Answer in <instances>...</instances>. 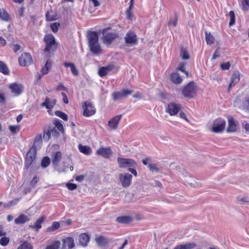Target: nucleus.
Instances as JSON below:
<instances>
[{
  "label": "nucleus",
  "instance_id": "41",
  "mask_svg": "<svg viewBox=\"0 0 249 249\" xmlns=\"http://www.w3.org/2000/svg\"><path fill=\"white\" fill-rule=\"evenodd\" d=\"M181 245L183 249H193L196 246V244L195 243H189Z\"/></svg>",
  "mask_w": 249,
  "mask_h": 249
},
{
  "label": "nucleus",
  "instance_id": "56",
  "mask_svg": "<svg viewBox=\"0 0 249 249\" xmlns=\"http://www.w3.org/2000/svg\"><path fill=\"white\" fill-rule=\"evenodd\" d=\"M178 22L177 18L176 17L174 19H170L169 21V25H173L174 27L177 26Z\"/></svg>",
  "mask_w": 249,
  "mask_h": 249
},
{
  "label": "nucleus",
  "instance_id": "43",
  "mask_svg": "<svg viewBox=\"0 0 249 249\" xmlns=\"http://www.w3.org/2000/svg\"><path fill=\"white\" fill-rule=\"evenodd\" d=\"M42 143V137L41 135L37 136L36 137L34 143L32 146H35L36 148V146L38 145H40Z\"/></svg>",
  "mask_w": 249,
  "mask_h": 249
},
{
  "label": "nucleus",
  "instance_id": "14",
  "mask_svg": "<svg viewBox=\"0 0 249 249\" xmlns=\"http://www.w3.org/2000/svg\"><path fill=\"white\" fill-rule=\"evenodd\" d=\"M97 155L101 156L102 157L108 159L112 154V152L110 147H100L98 149L96 152Z\"/></svg>",
  "mask_w": 249,
  "mask_h": 249
},
{
  "label": "nucleus",
  "instance_id": "57",
  "mask_svg": "<svg viewBox=\"0 0 249 249\" xmlns=\"http://www.w3.org/2000/svg\"><path fill=\"white\" fill-rule=\"evenodd\" d=\"M39 180V178L37 177V176H36L34 177L32 181L30 183V185L33 187H34L36 185V184L37 182V181Z\"/></svg>",
  "mask_w": 249,
  "mask_h": 249
},
{
  "label": "nucleus",
  "instance_id": "55",
  "mask_svg": "<svg viewBox=\"0 0 249 249\" xmlns=\"http://www.w3.org/2000/svg\"><path fill=\"white\" fill-rule=\"evenodd\" d=\"M56 100L53 99L52 101H50L49 99V103H48L49 107H47V109H52L53 108L54 106L56 104Z\"/></svg>",
  "mask_w": 249,
  "mask_h": 249
},
{
  "label": "nucleus",
  "instance_id": "24",
  "mask_svg": "<svg viewBox=\"0 0 249 249\" xmlns=\"http://www.w3.org/2000/svg\"><path fill=\"white\" fill-rule=\"evenodd\" d=\"M171 79L173 83L177 84H180L182 81V78L177 72L173 73L171 75Z\"/></svg>",
  "mask_w": 249,
  "mask_h": 249
},
{
  "label": "nucleus",
  "instance_id": "19",
  "mask_svg": "<svg viewBox=\"0 0 249 249\" xmlns=\"http://www.w3.org/2000/svg\"><path fill=\"white\" fill-rule=\"evenodd\" d=\"M90 239L89 235L87 233H82L79 236V242L83 247H86Z\"/></svg>",
  "mask_w": 249,
  "mask_h": 249
},
{
  "label": "nucleus",
  "instance_id": "20",
  "mask_svg": "<svg viewBox=\"0 0 249 249\" xmlns=\"http://www.w3.org/2000/svg\"><path fill=\"white\" fill-rule=\"evenodd\" d=\"M236 130V124L233 118L231 116L228 117V127L227 132H233Z\"/></svg>",
  "mask_w": 249,
  "mask_h": 249
},
{
  "label": "nucleus",
  "instance_id": "47",
  "mask_svg": "<svg viewBox=\"0 0 249 249\" xmlns=\"http://www.w3.org/2000/svg\"><path fill=\"white\" fill-rule=\"evenodd\" d=\"M9 129L11 133L13 134H16L19 130V128L18 126L16 125H10L9 127Z\"/></svg>",
  "mask_w": 249,
  "mask_h": 249
},
{
  "label": "nucleus",
  "instance_id": "15",
  "mask_svg": "<svg viewBox=\"0 0 249 249\" xmlns=\"http://www.w3.org/2000/svg\"><path fill=\"white\" fill-rule=\"evenodd\" d=\"M114 68L112 64H109L106 67H102L99 69L98 74L101 77L106 76L109 72L111 71Z\"/></svg>",
  "mask_w": 249,
  "mask_h": 249
},
{
  "label": "nucleus",
  "instance_id": "25",
  "mask_svg": "<svg viewBox=\"0 0 249 249\" xmlns=\"http://www.w3.org/2000/svg\"><path fill=\"white\" fill-rule=\"evenodd\" d=\"M240 80L239 74L237 72L234 73L231 76V80L229 85V90L232 88V86H234Z\"/></svg>",
  "mask_w": 249,
  "mask_h": 249
},
{
  "label": "nucleus",
  "instance_id": "58",
  "mask_svg": "<svg viewBox=\"0 0 249 249\" xmlns=\"http://www.w3.org/2000/svg\"><path fill=\"white\" fill-rule=\"evenodd\" d=\"M71 70L72 74L74 75H77L78 74V71L76 68L74 64L71 67Z\"/></svg>",
  "mask_w": 249,
  "mask_h": 249
},
{
  "label": "nucleus",
  "instance_id": "28",
  "mask_svg": "<svg viewBox=\"0 0 249 249\" xmlns=\"http://www.w3.org/2000/svg\"><path fill=\"white\" fill-rule=\"evenodd\" d=\"M0 72L2 73L5 75H8L9 74V70L6 65L0 60Z\"/></svg>",
  "mask_w": 249,
  "mask_h": 249
},
{
  "label": "nucleus",
  "instance_id": "16",
  "mask_svg": "<svg viewBox=\"0 0 249 249\" xmlns=\"http://www.w3.org/2000/svg\"><path fill=\"white\" fill-rule=\"evenodd\" d=\"M122 117V115H118L113 117L108 122V126L112 129H116Z\"/></svg>",
  "mask_w": 249,
  "mask_h": 249
},
{
  "label": "nucleus",
  "instance_id": "36",
  "mask_svg": "<svg viewBox=\"0 0 249 249\" xmlns=\"http://www.w3.org/2000/svg\"><path fill=\"white\" fill-rule=\"evenodd\" d=\"M241 108L249 112V97H246L243 102Z\"/></svg>",
  "mask_w": 249,
  "mask_h": 249
},
{
  "label": "nucleus",
  "instance_id": "49",
  "mask_svg": "<svg viewBox=\"0 0 249 249\" xmlns=\"http://www.w3.org/2000/svg\"><path fill=\"white\" fill-rule=\"evenodd\" d=\"M231 67V63L229 62L223 63L220 64V68L223 70H228Z\"/></svg>",
  "mask_w": 249,
  "mask_h": 249
},
{
  "label": "nucleus",
  "instance_id": "18",
  "mask_svg": "<svg viewBox=\"0 0 249 249\" xmlns=\"http://www.w3.org/2000/svg\"><path fill=\"white\" fill-rule=\"evenodd\" d=\"M74 247V240L72 237H67L63 240L62 249H71Z\"/></svg>",
  "mask_w": 249,
  "mask_h": 249
},
{
  "label": "nucleus",
  "instance_id": "37",
  "mask_svg": "<svg viewBox=\"0 0 249 249\" xmlns=\"http://www.w3.org/2000/svg\"><path fill=\"white\" fill-rule=\"evenodd\" d=\"M113 99L114 101H117L124 98L122 91L118 92H115L112 94Z\"/></svg>",
  "mask_w": 249,
  "mask_h": 249
},
{
  "label": "nucleus",
  "instance_id": "52",
  "mask_svg": "<svg viewBox=\"0 0 249 249\" xmlns=\"http://www.w3.org/2000/svg\"><path fill=\"white\" fill-rule=\"evenodd\" d=\"M18 201V199H15L14 200H12L8 202L7 203L4 204V206L5 207H10L12 206L15 204H16Z\"/></svg>",
  "mask_w": 249,
  "mask_h": 249
},
{
  "label": "nucleus",
  "instance_id": "27",
  "mask_svg": "<svg viewBox=\"0 0 249 249\" xmlns=\"http://www.w3.org/2000/svg\"><path fill=\"white\" fill-rule=\"evenodd\" d=\"M45 218V217L44 216H42L40 217L36 221L34 225H31L30 226V227L32 229H35L36 231H38L39 229L41 228V224L44 221Z\"/></svg>",
  "mask_w": 249,
  "mask_h": 249
},
{
  "label": "nucleus",
  "instance_id": "39",
  "mask_svg": "<svg viewBox=\"0 0 249 249\" xmlns=\"http://www.w3.org/2000/svg\"><path fill=\"white\" fill-rule=\"evenodd\" d=\"M55 114L56 116L60 117V118L62 119L64 121L68 120V117L67 115L61 111H59V110L56 111L55 112Z\"/></svg>",
  "mask_w": 249,
  "mask_h": 249
},
{
  "label": "nucleus",
  "instance_id": "7",
  "mask_svg": "<svg viewBox=\"0 0 249 249\" xmlns=\"http://www.w3.org/2000/svg\"><path fill=\"white\" fill-rule=\"evenodd\" d=\"M83 115L86 117H89L95 113L96 109L91 103L86 101L82 106Z\"/></svg>",
  "mask_w": 249,
  "mask_h": 249
},
{
  "label": "nucleus",
  "instance_id": "42",
  "mask_svg": "<svg viewBox=\"0 0 249 249\" xmlns=\"http://www.w3.org/2000/svg\"><path fill=\"white\" fill-rule=\"evenodd\" d=\"M229 16L230 17L229 26H231L235 23V15L233 11H231L229 12Z\"/></svg>",
  "mask_w": 249,
  "mask_h": 249
},
{
  "label": "nucleus",
  "instance_id": "46",
  "mask_svg": "<svg viewBox=\"0 0 249 249\" xmlns=\"http://www.w3.org/2000/svg\"><path fill=\"white\" fill-rule=\"evenodd\" d=\"M9 242V239L6 237H3L0 239V244L3 246H6Z\"/></svg>",
  "mask_w": 249,
  "mask_h": 249
},
{
  "label": "nucleus",
  "instance_id": "22",
  "mask_svg": "<svg viewBox=\"0 0 249 249\" xmlns=\"http://www.w3.org/2000/svg\"><path fill=\"white\" fill-rule=\"evenodd\" d=\"M78 149L80 152L86 155H89L91 154V148L87 145H82V144L78 145Z\"/></svg>",
  "mask_w": 249,
  "mask_h": 249
},
{
  "label": "nucleus",
  "instance_id": "48",
  "mask_svg": "<svg viewBox=\"0 0 249 249\" xmlns=\"http://www.w3.org/2000/svg\"><path fill=\"white\" fill-rule=\"evenodd\" d=\"M59 26L60 24L59 23L54 22L51 25V28L53 32L56 33L58 30Z\"/></svg>",
  "mask_w": 249,
  "mask_h": 249
},
{
  "label": "nucleus",
  "instance_id": "40",
  "mask_svg": "<svg viewBox=\"0 0 249 249\" xmlns=\"http://www.w3.org/2000/svg\"><path fill=\"white\" fill-rule=\"evenodd\" d=\"M53 124L60 131H64L63 126L59 120L56 119L54 120Z\"/></svg>",
  "mask_w": 249,
  "mask_h": 249
},
{
  "label": "nucleus",
  "instance_id": "23",
  "mask_svg": "<svg viewBox=\"0 0 249 249\" xmlns=\"http://www.w3.org/2000/svg\"><path fill=\"white\" fill-rule=\"evenodd\" d=\"M116 221L119 223L127 224L132 221V218L130 216L125 215L118 217Z\"/></svg>",
  "mask_w": 249,
  "mask_h": 249
},
{
  "label": "nucleus",
  "instance_id": "2",
  "mask_svg": "<svg viewBox=\"0 0 249 249\" xmlns=\"http://www.w3.org/2000/svg\"><path fill=\"white\" fill-rule=\"evenodd\" d=\"M197 87L194 82L191 81L182 89V93L186 98H193L196 94Z\"/></svg>",
  "mask_w": 249,
  "mask_h": 249
},
{
  "label": "nucleus",
  "instance_id": "45",
  "mask_svg": "<svg viewBox=\"0 0 249 249\" xmlns=\"http://www.w3.org/2000/svg\"><path fill=\"white\" fill-rule=\"evenodd\" d=\"M148 167L149 169V170L152 172H159L160 171V169L157 168V167L156 166V165L155 164H153V163H151V164H149L148 165Z\"/></svg>",
  "mask_w": 249,
  "mask_h": 249
},
{
  "label": "nucleus",
  "instance_id": "17",
  "mask_svg": "<svg viewBox=\"0 0 249 249\" xmlns=\"http://www.w3.org/2000/svg\"><path fill=\"white\" fill-rule=\"evenodd\" d=\"M62 159V153L60 151H57L52 153V163L55 166L58 165L59 162Z\"/></svg>",
  "mask_w": 249,
  "mask_h": 249
},
{
  "label": "nucleus",
  "instance_id": "64",
  "mask_svg": "<svg viewBox=\"0 0 249 249\" xmlns=\"http://www.w3.org/2000/svg\"><path fill=\"white\" fill-rule=\"evenodd\" d=\"M56 89L57 90H67V89L61 83H60L57 88H56Z\"/></svg>",
  "mask_w": 249,
  "mask_h": 249
},
{
  "label": "nucleus",
  "instance_id": "21",
  "mask_svg": "<svg viewBox=\"0 0 249 249\" xmlns=\"http://www.w3.org/2000/svg\"><path fill=\"white\" fill-rule=\"evenodd\" d=\"M30 218L24 214H20L17 218L15 219L14 222L16 224H22L30 220Z\"/></svg>",
  "mask_w": 249,
  "mask_h": 249
},
{
  "label": "nucleus",
  "instance_id": "11",
  "mask_svg": "<svg viewBox=\"0 0 249 249\" xmlns=\"http://www.w3.org/2000/svg\"><path fill=\"white\" fill-rule=\"evenodd\" d=\"M19 64L21 66H28L31 64L33 60L31 54L28 53H25L21 54L18 58Z\"/></svg>",
  "mask_w": 249,
  "mask_h": 249
},
{
  "label": "nucleus",
  "instance_id": "26",
  "mask_svg": "<svg viewBox=\"0 0 249 249\" xmlns=\"http://www.w3.org/2000/svg\"><path fill=\"white\" fill-rule=\"evenodd\" d=\"M52 61L50 59H48L45 64V66L41 70L42 75H45L49 72V71L52 67Z\"/></svg>",
  "mask_w": 249,
  "mask_h": 249
},
{
  "label": "nucleus",
  "instance_id": "53",
  "mask_svg": "<svg viewBox=\"0 0 249 249\" xmlns=\"http://www.w3.org/2000/svg\"><path fill=\"white\" fill-rule=\"evenodd\" d=\"M52 132L51 131V129L48 130L47 131H44V135H43V138L44 139H46L47 140H48L51 137Z\"/></svg>",
  "mask_w": 249,
  "mask_h": 249
},
{
  "label": "nucleus",
  "instance_id": "6",
  "mask_svg": "<svg viewBox=\"0 0 249 249\" xmlns=\"http://www.w3.org/2000/svg\"><path fill=\"white\" fill-rule=\"evenodd\" d=\"M36 156V148L32 146L27 153L25 159V166L28 169L32 164Z\"/></svg>",
  "mask_w": 249,
  "mask_h": 249
},
{
  "label": "nucleus",
  "instance_id": "61",
  "mask_svg": "<svg viewBox=\"0 0 249 249\" xmlns=\"http://www.w3.org/2000/svg\"><path fill=\"white\" fill-rule=\"evenodd\" d=\"M242 125L247 132H249V124H248L246 121H244L242 124Z\"/></svg>",
  "mask_w": 249,
  "mask_h": 249
},
{
  "label": "nucleus",
  "instance_id": "10",
  "mask_svg": "<svg viewBox=\"0 0 249 249\" xmlns=\"http://www.w3.org/2000/svg\"><path fill=\"white\" fill-rule=\"evenodd\" d=\"M181 107L180 104L172 102L167 105L166 108V112L171 116L175 115L179 112Z\"/></svg>",
  "mask_w": 249,
  "mask_h": 249
},
{
  "label": "nucleus",
  "instance_id": "44",
  "mask_svg": "<svg viewBox=\"0 0 249 249\" xmlns=\"http://www.w3.org/2000/svg\"><path fill=\"white\" fill-rule=\"evenodd\" d=\"M185 63L184 62H182V63H180L178 67V68H177V70L178 71H180L183 72H184L187 77L188 76V75H189V73L188 72L186 71L185 70V68H184V67H185Z\"/></svg>",
  "mask_w": 249,
  "mask_h": 249
},
{
  "label": "nucleus",
  "instance_id": "29",
  "mask_svg": "<svg viewBox=\"0 0 249 249\" xmlns=\"http://www.w3.org/2000/svg\"><path fill=\"white\" fill-rule=\"evenodd\" d=\"M205 40L207 44L211 45L213 44L214 38L210 33L205 32Z\"/></svg>",
  "mask_w": 249,
  "mask_h": 249
},
{
  "label": "nucleus",
  "instance_id": "35",
  "mask_svg": "<svg viewBox=\"0 0 249 249\" xmlns=\"http://www.w3.org/2000/svg\"><path fill=\"white\" fill-rule=\"evenodd\" d=\"M50 163V159L48 157H44L41 161V165L43 168H46Z\"/></svg>",
  "mask_w": 249,
  "mask_h": 249
},
{
  "label": "nucleus",
  "instance_id": "3",
  "mask_svg": "<svg viewBox=\"0 0 249 249\" xmlns=\"http://www.w3.org/2000/svg\"><path fill=\"white\" fill-rule=\"evenodd\" d=\"M43 40L46 44L44 52H50L56 48V44L54 37L51 34L46 35Z\"/></svg>",
  "mask_w": 249,
  "mask_h": 249
},
{
  "label": "nucleus",
  "instance_id": "60",
  "mask_svg": "<svg viewBox=\"0 0 249 249\" xmlns=\"http://www.w3.org/2000/svg\"><path fill=\"white\" fill-rule=\"evenodd\" d=\"M134 167H129L127 168V170L131 172L134 176H137V172L136 170L135 169Z\"/></svg>",
  "mask_w": 249,
  "mask_h": 249
},
{
  "label": "nucleus",
  "instance_id": "38",
  "mask_svg": "<svg viewBox=\"0 0 249 249\" xmlns=\"http://www.w3.org/2000/svg\"><path fill=\"white\" fill-rule=\"evenodd\" d=\"M180 55L182 59H188L190 58L189 53L187 50L182 48L180 52Z\"/></svg>",
  "mask_w": 249,
  "mask_h": 249
},
{
  "label": "nucleus",
  "instance_id": "59",
  "mask_svg": "<svg viewBox=\"0 0 249 249\" xmlns=\"http://www.w3.org/2000/svg\"><path fill=\"white\" fill-rule=\"evenodd\" d=\"M191 180H192V178L191 177H186L185 181L189 184H190L191 186L193 187H196L197 186L195 185L194 183H193Z\"/></svg>",
  "mask_w": 249,
  "mask_h": 249
},
{
  "label": "nucleus",
  "instance_id": "32",
  "mask_svg": "<svg viewBox=\"0 0 249 249\" xmlns=\"http://www.w3.org/2000/svg\"><path fill=\"white\" fill-rule=\"evenodd\" d=\"M18 249H33V246L27 241H22Z\"/></svg>",
  "mask_w": 249,
  "mask_h": 249
},
{
  "label": "nucleus",
  "instance_id": "34",
  "mask_svg": "<svg viewBox=\"0 0 249 249\" xmlns=\"http://www.w3.org/2000/svg\"><path fill=\"white\" fill-rule=\"evenodd\" d=\"M60 227V224L58 222H53L51 227L47 228L48 232H51L57 230Z\"/></svg>",
  "mask_w": 249,
  "mask_h": 249
},
{
  "label": "nucleus",
  "instance_id": "31",
  "mask_svg": "<svg viewBox=\"0 0 249 249\" xmlns=\"http://www.w3.org/2000/svg\"><path fill=\"white\" fill-rule=\"evenodd\" d=\"M0 18L4 21H7L9 20V15L3 9H0Z\"/></svg>",
  "mask_w": 249,
  "mask_h": 249
},
{
  "label": "nucleus",
  "instance_id": "50",
  "mask_svg": "<svg viewBox=\"0 0 249 249\" xmlns=\"http://www.w3.org/2000/svg\"><path fill=\"white\" fill-rule=\"evenodd\" d=\"M124 97H127L133 93V90L128 89H124L121 90Z\"/></svg>",
  "mask_w": 249,
  "mask_h": 249
},
{
  "label": "nucleus",
  "instance_id": "33",
  "mask_svg": "<svg viewBox=\"0 0 249 249\" xmlns=\"http://www.w3.org/2000/svg\"><path fill=\"white\" fill-rule=\"evenodd\" d=\"M96 242L100 246H104L108 243L107 239L103 236H100L96 238Z\"/></svg>",
  "mask_w": 249,
  "mask_h": 249
},
{
  "label": "nucleus",
  "instance_id": "54",
  "mask_svg": "<svg viewBox=\"0 0 249 249\" xmlns=\"http://www.w3.org/2000/svg\"><path fill=\"white\" fill-rule=\"evenodd\" d=\"M66 186L70 190H73L76 189L77 188V185L72 183H67L66 184Z\"/></svg>",
  "mask_w": 249,
  "mask_h": 249
},
{
  "label": "nucleus",
  "instance_id": "8",
  "mask_svg": "<svg viewBox=\"0 0 249 249\" xmlns=\"http://www.w3.org/2000/svg\"><path fill=\"white\" fill-rule=\"evenodd\" d=\"M119 179L124 188L129 187L132 182V176L129 173L120 174Z\"/></svg>",
  "mask_w": 249,
  "mask_h": 249
},
{
  "label": "nucleus",
  "instance_id": "4",
  "mask_svg": "<svg viewBox=\"0 0 249 249\" xmlns=\"http://www.w3.org/2000/svg\"><path fill=\"white\" fill-rule=\"evenodd\" d=\"M119 166L121 168L134 167L138 166L137 162L133 159L118 157L117 159Z\"/></svg>",
  "mask_w": 249,
  "mask_h": 249
},
{
  "label": "nucleus",
  "instance_id": "13",
  "mask_svg": "<svg viewBox=\"0 0 249 249\" xmlns=\"http://www.w3.org/2000/svg\"><path fill=\"white\" fill-rule=\"evenodd\" d=\"M125 42L130 45H135L137 44L136 35L132 32H128L124 37Z\"/></svg>",
  "mask_w": 249,
  "mask_h": 249
},
{
  "label": "nucleus",
  "instance_id": "9",
  "mask_svg": "<svg viewBox=\"0 0 249 249\" xmlns=\"http://www.w3.org/2000/svg\"><path fill=\"white\" fill-rule=\"evenodd\" d=\"M106 29L103 31V36L102 37L103 42L107 45H110L113 41L117 37V34L113 33H108L106 34H105Z\"/></svg>",
  "mask_w": 249,
  "mask_h": 249
},
{
  "label": "nucleus",
  "instance_id": "30",
  "mask_svg": "<svg viewBox=\"0 0 249 249\" xmlns=\"http://www.w3.org/2000/svg\"><path fill=\"white\" fill-rule=\"evenodd\" d=\"M61 243L59 241H55L46 246L45 249H59Z\"/></svg>",
  "mask_w": 249,
  "mask_h": 249
},
{
  "label": "nucleus",
  "instance_id": "62",
  "mask_svg": "<svg viewBox=\"0 0 249 249\" xmlns=\"http://www.w3.org/2000/svg\"><path fill=\"white\" fill-rule=\"evenodd\" d=\"M61 95L63 96V100L64 103L67 104L69 103V100L66 94L64 92H62Z\"/></svg>",
  "mask_w": 249,
  "mask_h": 249
},
{
  "label": "nucleus",
  "instance_id": "12",
  "mask_svg": "<svg viewBox=\"0 0 249 249\" xmlns=\"http://www.w3.org/2000/svg\"><path fill=\"white\" fill-rule=\"evenodd\" d=\"M9 88L10 89L12 93H13L15 96H18L22 93L24 89V87L21 84L13 83L9 86Z\"/></svg>",
  "mask_w": 249,
  "mask_h": 249
},
{
  "label": "nucleus",
  "instance_id": "1",
  "mask_svg": "<svg viewBox=\"0 0 249 249\" xmlns=\"http://www.w3.org/2000/svg\"><path fill=\"white\" fill-rule=\"evenodd\" d=\"M87 39L90 51L94 55H99L102 53V49L98 42L99 37L96 32L89 31Z\"/></svg>",
  "mask_w": 249,
  "mask_h": 249
},
{
  "label": "nucleus",
  "instance_id": "63",
  "mask_svg": "<svg viewBox=\"0 0 249 249\" xmlns=\"http://www.w3.org/2000/svg\"><path fill=\"white\" fill-rule=\"evenodd\" d=\"M11 47L15 53H17L20 49V46L18 44L12 45Z\"/></svg>",
  "mask_w": 249,
  "mask_h": 249
},
{
  "label": "nucleus",
  "instance_id": "5",
  "mask_svg": "<svg viewBox=\"0 0 249 249\" xmlns=\"http://www.w3.org/2000/svg\"><path fill=\"white\" fill-rule=\"evenodd\" d=\"M226 121L224 119L219 118L215 120L210 130L214 133H221L223 131L226 126Z\"/></svg>",
  "mask_w": 249,
  "mask_h": 249
},
{
  "label": "nucleus",
  "instance_id": "51",
  "mask_svg": "<svg viewBox=\"0 0 249 249\" xmlns=\"http://www.w3.org/2000/svg\"><path fill=\"white\" fill-rule=\"evenodd\" d=\"M242 4L244 10H249V0H242Z\"/></svg>",
  "mask_w": 249,
  "mask_h": 249
}]
</instances>
